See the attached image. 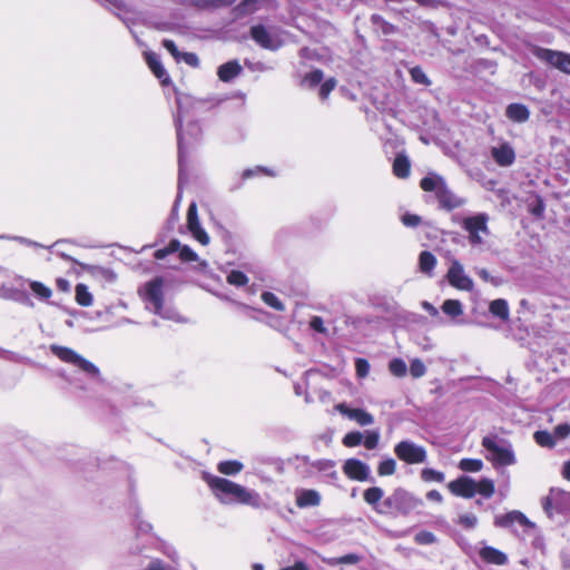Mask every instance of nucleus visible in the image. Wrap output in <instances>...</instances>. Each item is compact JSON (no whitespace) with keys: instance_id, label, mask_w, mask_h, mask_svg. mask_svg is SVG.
<instances>
[{"instance_id":"2","label":"nucleus","mask_w":570,"mask_h":570,"mask_svg":"<svg viewBox=\"0 0 570 570\" xmlns=\"http://www.w3.org/2000/svg\"><path fill=\"white\" fill-rule=\"evenodd\" d=\"M178 110L174 116L175 126L177 129V139H178V164H179V187L187 179L186 170H187V156L195 147L196 144L200 141L202 138V128L198 122L188 121L186 127H184L183 121L185 116L181 111V101L177 98Z\"/></svg>"},{"instance_id":"23","label":"nucleus","mask_w":570,"mask_h":570,"mask_svg":"<svg viewBox=\"0 0 570 570\" xmlns=\"http://www.w3.org/2000/svg\"><path fill=\"white\" fill-rule=\"evenodd\" d=\"M480 557L488 563L503 566L507 563V556L492 547H483L480 549Z\"/></svg>"},{"instance_id":"62","label":"nucleus","mask_w":570,"mask_h":570,"mask_svg":"<svg viewBox=\"0 0 570 570\" xmlns=\"http://www.w3.org/2000/svg\"><path fill=\"white\" fill-rule=\"evenodd\" d=\"M529 210L535 217H539V218L542 217L543 212H544V204H543L542 199L537 197L535 202L530 205V209Z\"/></svg>"},{"instance_id":"4","label":"nucleus","mask_w":570,"mask_h":570,"mask_svg":"<svg viewBox=\"0 0 570 570\" xmlns=\"http://www.w3.org/2000/svg\"><path fill=\"white\" fill-rule=\"evenodd\" d=\"M49 350L61 362L73 365L75 367L83 372L87 375V377L91 380L94 383L101 382L99 368L94 363L78 354L75 350L58 344H51L49 346Z\"/></svg>"},{"instance_id":"44","label":"nucleus","mask_w":570,"mask_h":570,"mask_svg":"<svg viewBox=\"0 0 570 570\" xmlns=\"http://www.w3.org/2000/svg\"><path fill=\"white\" fill-rule=\"evenodd\" d=\"M235 0H190L197 8L220 7L233 3Z\"/></svg>"},{"instance_id":"28","label":"nucleus","mask_w":570,"mask_h":570,"mask_svg":"<svg viewBox=\"0 0 570 570\" xmlns=\"http://www.w3.org/2000/svg\"><path fill=\"white\" fill-rule=\"evenodd\" d=\"M244 469V464L237 460L222 461L217 465L219 473L225 475H236Z\"/></svg>"},{"instance_id":"40","label":"nucleus","mask_w":570,"mask_h":570,"mask_svg":"<svg viewBox=\"0 0 570 570\" xmlns=\"http://www.w3.org/2000/svg\"><path fill=\"white\" fill-rule=\"evenodd\" d=\"M476 493L485 498H491L494 493V483L490 479H482L476 482Z\"/></svg>"},{"instance_id":"45","label":"nucleus","mask_w":570,"mask_h":570,"mask_svg":"<svg viewBox=\"0 0 570 570\" xmlns=\"http://www.w3.org/2000/svg\"><path fill=\"white\" fill-rule=\"evenodd\" d=\"M261 0H244L238 4L237 11L239 14H249L259 8Z\"/></svg>"},{"instance_id":"59","label":"nucleus","mask_w":570,"mask_h":570,"mask_svg":"<svg viewBox=\"0 0 570 570\" xmlns=\"http://www.w3.org/2000/svg\"><path fill=\"white\" fill-rule=\"evenodd\" d=\"M180 61H184L186 65L197 68L199 66V59L194 52H181Z\"/></svg>"},{"instance_id":"26","label":"nucleus","mask_w":570,"mask_h":570,"mask_svg":"<svg viewBox=\"0 0 570 570\" xmlns=\"http://www.w3.org/2000/svg\"><path fill=\"white\" fill-rule=\"evenodd\" d=\"M507 117L513 121L522 122L529 118V110L524 105L511 104L507 107Z\"/></svg>"},{"instance_id":"43","label":"nucleus","mask_w":570,"mask_h":570,"mask_svg":"<svg viewBox=\"0 0 570 570\" xmlns=\"http://www.w3.org/2000/svg\"><path fill=\"white\" fill-rule=\"evenodd\" d=\"M464 530H473L478 523V518L473 513H465L458 518L456 521Z\"/></svg>"},{"instance_id":"49","label":"nucleus","mask_w":570,"mask_h":570,"mask_svg":"<svg viewBox=\"0 0 570 570\" xmlns=\"http://www.w3.org/2000/svg\"><path fill=\"white\" fill-rule=\"evenodd\" d=\"M179 258L183 262H197L198 256L197 254L187 245H181L180 248L177 250Z\"/></svg>"},{"instance_id":"21","label":"nucleus","mask_w":570,"mask_h":570,"mask_svg":"<svg viewBox=\"0 0 570 570\" xmlns=\"http://www.w3.org/2000/svg\"><path fill=\"white\" fill-rule=\"evenodd\" d=\"M242 66L237 60L227 61L218 67L217 76L223 82H229L240 75Z\"/></svg>"},{"instance_id":"46","label":"nucleus","mask_w":570,"mask_h":570,"mask_svg":"<svg viewBox=\"0 0 570 570\" xmlns=\"http://www.w3.org/2000/svg\"><path fill=\"white\" fill-rule=\"evenodd\" d=\"M262 301H263L266 305H268V306H271V307H273V308H275V309H277V311L283 309V303H282V302H281V299H279V298H278L274 293H272V292H264V293L262 294Z\"/></svg>"},{"instance_id":"9","label":"nucleus","mask_w":570,"mask_h":570,"mask_svg":"<svg viewBox=\"0 0 570 570\" xmlns=\"http://www.w3.org/2000/svg\"><path fill=\"white\" fill-rule=\"evenodd\" d=\"M394 452L400 460L410 464L423 463L426 460L425 449L410 441L396 444Z\"/></svg>"},{"instance_id":"56","label":"nucleus","mask_w":570,"mask_h":570,"mask_svg":"<svg viewBox=\"0 0 570 570\" xmlns=\"http://www.w3.org/2000/svg\"><path fill=\"white\" fill-rule=\"evenodd\" d=\"M425 365L420 360L412 361L410 365V373L413 377L417 379L425 374Z\"/></svg>"},{"instance_id":"51","label":"nucleus","mask_w":570,"mask_h":570,"mask_svg":"<svg viewBox=\"0 0 570 570\" xmlns=\"http://www.w3.org/2000/svg\"><path fill=\"white\" fill-rule=\"evenodd\" d=\"M323 80V72L322 70H313L311 71L309 73H307L305 77H304V85L308 86V87H315L316 85L321 83V81Z\"/></svg>"},{"instance_id":"18","label":"nucleus","mask_w":570,"mask_h":570,"mask_svg":"<svg viewBox=\"0 0 570 570\" xmlns=\"http://www.w3.org/2000/svg\"><path fill=\"white\" fill-rule=\"evenodd\" d=\"M296 505L301 509L317 507L321 503V494L312 489H298L294 493Z\"/></svg>"},{"instance_id":"25","label":"nucleus","mask_w":570,"mask_h":570,"mask_svg":"<svg viewBox=\"0 0 570 570\" xmlns=\"http://www.w3.org/2000/svg\"><path fill=\"white\" fill-rule=\"evenodd\" d=\"M445 185L444 179L435 174H431L424 178H422L420 186L425 191H433L438 196L440 190Z\"/></svg>"},{"instance_id":"41","label":"nucleus","mask_w":570,"mask_h":570,"mask_svg":"<svg viewBox=\"0 0 570 570\" xmlns=\"http://www.w3.org/2000/svg\"><path fill=\"white\" fill-rule=\"evenodd\" d=\"M180 248L179 240H171L166 247L157 249L154 254L156 259H164L169 254L176 253Z\"/></svg>"},{"instance_id":"1","label":"nucleus","mask_w":570,"mask_h":570,"mask_svg":"<svg viewBox=\"0 0 570 570\" xmlns=\"http://www.w3.org/2000/svg\"><path fill=\"white\" fill-rule=\"evenodd\" d=\"M205 480L215 498L223 504H242L252 508H258L262 504V498L255 490L220 476L205 475Z\"/></svg>"},{"instance_id":"52","label":"nucleus","mask_w":570,"mask_h":570,"mask_svg":"<svg viewBox=\"0 0 570 570\" xmlns=\"http://www.w3.org/2000/svg\"><path fill=\"white\" fill-rule=\"evenodd\" d=\"M363 435L361 432H350L343 438V444L347 448L357 446L361 444Z\"/></svg>"},{"instance_id":"54","label":"nucleus","mask_w":570,"mask_h":570,"mask_svg":"<svg viewBox=\"0 0 570 570\" xmlns=\"http://www.w3.org/2000/svg\"><path fill=\"white\" fill-rule=\"evenodd\" d=\"M336 80L334 78L327 79L325 82L322 83L318 90V96L322 100L327 99L331 91L335 88Z\"/></svg>"},{"instance_id":"33","label":"nucleus","mask_w":570,"mask_h":570,"mask_svg":"<svg viewBox=\"0 0 570 570\" xmlns=\"http://www.w3.org/2000/svg\"><path fill=\"white\" fill-rule=\"evenodd\" d=\"M76 301L81 306H90L92 304V295L85 284L76 286Z\"/></svg>"},{"instance_id":"63","label":"nucleus","mask_w":570,"mask_h":570,"mask_svg":"<svg viewBox=\"0 0 570 570\" xmlns=\"http://www.w3.org/2000/svg\"><path fill=\"white\" fill-rule=\"evenodd\" d=\"M309 326L321 334H327V328L324 326V322L320 316H313Z\"/></svg>"},{"instance_id":"24","label":"nucleus","mask_w":570,"mask_h":570,"mask_svg":"<svg viewBox=\"0 0 570 570\" xmlns=\"http://www.w3.org/2000/svg\"><path fill=\"white\" fill-rule=\"evenodd\" d=\"M239 307L244 311V313H245L247 316H249V317H252V318L261 320L258 316L254 315V313H258L259 315H264V316H266V318H267V321H266V322H267V324H268L271 327H273V328H275V330H277V331H279V332H282V331H283V321H282V318H281V317L272 316V315H269V314H265V313H263V312H258V311H256V309H254V308H252V307H249L248 305H245V304H239Z\"/></svg>"},{"instance_id":"12","label":"nucleus","mask_w":570,"mask_h":570,"mask_svg":"<svg viewBox=\"0 0 570 570\" xmlns=\"http://www.w3.org/2000/svg\"><path fill=\"white\" fill-rule=\"evenodd\" d=\"M252 39L264 49L276 50L282 46L279 37L271 32L265 26L257 24L250 28Z\"/></svg>"},{"instance_id":"11","label":"nucleus","mask_w":570,"mask_h":570,"mask_svg":"<svg viewBox=\"0 0 570 570\" xmlns=\"http://www.w3.org/2000/svg\"><path fill=\"white\" fill-rule=\"evenodd\" d=\"M495 523L502 527L504 530L514 531L513 524H519L522 531L530 532L535 531L537 527L520 511H511L504 515L498 517Z\"/></svg>"},{"instance_id":"31","label":"nucleus","mask_w":570,"mask_h":570,"mask_svg":"<svg viewBox=\"0 0 570 570\" xmlns=\"http://www.w3.org/2000/svg\"><path fill=\"white\" fill-rule=\"evenodd\" d=\"M30 289L33 295L40 301H49L52 296V291L50 287L46 286L43 283L38 281H29Z\"/></svg>"},{"instance_id":"47","label":"nucleus","mask_w":570,"mask_h":570,"mask_svg":"<svg viewBox=\"0 0 570 570\" xmlns=\"http://www.w3.org/2000/svg\"><path fill=\"white\" fill-rule=\"evenodd\" d=\"M396 463L393 459H386L379 464L377 473L382 476L392 475L395 472Z\"/></svg>"},{"instance_id":"39","label":"nucleus","mask_w":570,"mask_h":570,"mask_svg":"<svg viewBox=\"0 0 570 570\" xmlns=\"http://www.w3.org/2000/svg\"><path fill=\"white\" fill-rule=\"evenodd\" d=\"M363 498L368 504L375 505L383 498V490L379 487L368 488L364 491Z\"/></svg>"},{"instance_id":"14","label":"nucleus","mask_w":570,"mask_h":570,"mask_svg":"<svg viewBox=\"0 0 570 570\" xmlns=\"http://www.w3.org/2000/svg\"><path fill=\"white\" fill-rule=\"evenodd\" d=\"M343 472L356 481H366L370 478V466L357 459L346 460L343 464Z\"/></svg>"},{"instance_id":"38","label":"nucleus","mask_w":570,"mask_h":570,"mask_svg":"<svg viewBox=\"0 0 570 570\" xmlns=\"http://www.w3.org/2000/svg\"><path fill=\"white\" fill-rule=\"evenodd\" d=\"M227 283L240 287L248 283V277L243 272L233 269L227 275Z\"/></svg>"},{"instance_id":"37","label":"nucleus","mask_w":570,"mask_h":570,"mask_svg":"<svg viewBox=\"0 0 570 570\" xmlns=\"http://www.w3.org/2000/svg\"><path fill=\"white\" fill-rule=\"evenodd\" d=\"M459 468L465 472H479L483 468V462L479 459H462Z\"/></svg>"},{"instance_id":"55","label":"nucleus","mask_w":570,"mask_h":570,"mask_svg":"<svg viewBox=\"0 0 570 570\" xmlns=\"http://www.w3.org/2000/svg\"><path fill=\"white\" fill-rule=\"evenodd\" d=\"M553 436H554V440L556 442L558 440H563L566 439L567 436H569L570 434V424L568 423H562V424H559L554 428L553 432H552Z\"/></svg>"},{"instance_id":"3","label":"nucleus","mask_w":570,"mask_h":570,"mask_svg":"<svg viewBox=\"0 0 570 570\" xmlns=\"http://www.w3.org/2000/svg\"><path fill=\"white\" fill-rule=\"evenodd\" d=\"M139 296L144 301L146 308L164 320L174 322H183L178 312L164 302V279L156 277L145 283L138 291Z\"/></svg>"},{"instance_id":"50","label":"nucleus","mask_w":570,"mask_h":570,"mask_svg":"<svg viewBox=\"0 0 570 570\" xmlns=\"http://www.w3.org/2000/svg\"><path fill=\"white\" fill-rule=\"evenodd\" d=\"M421 478L426 481H436V482H443L444 481V474L440 471L433 470V469H423L421 472Z\"/></svg>"},{"instance_id":"60","label":"nucleus","mask_w":570,"mask_h":570,"mask_svg":"<svg viewBox=\"0 0 570 570\" xmlns=\"http://www.w3.org/2000/svg\"><path fill=\"white\" fill-rule=\"evenodd\" d=\"M20 293H21L20 291L14 289V288H9V287H4V286L0 287V297L3 299L17 301V299H19L18 296Z\"/></svg>"},{"instance_id":"29","label":"nucleus","mask_w":570,"mask_h":570,"mask_svg":"<svg viewBox=\"0 0 570 570\" xmlns=\"http://www.w3.org/2000/svg\"><path fill=\"white\" fill-rule=\"evenodd\" d=\"M278 173H276L273 168L264 167V166H256V167L247 168V169L243 170L242 179L246 180V179H249V178H253V177H258V176H271V177H274Z\"/></svg>"},{"instance_id":"15","label":"nucleus","mask_w":570,"mask_h":570,"mask_svg":"<svg viewBox=\"0 0 570 570\" xmlns=\"http://www.w3.org/2000/svg\"><path fill=\"white\" fill-rule=\"evenodd\" d=\"M449 490L458 497L472 498L476 493V482L469 476H460L448 484Z\"/></svg>"},{"instance_id":"20","label":"nucleus","mask_w":570,"mask_h":570,"mask_svg":"<svg viewBox=\"0 0 570 570\" xmlns=\"http://www.w3.org/2000/svg\"><path fill=\"white\" fill-rule=\"evenodd\" d=\"M491 155L495 163L503 167L512 165L515 158L514 150L508 144H502L498 147H493L491 150Z\"/></svg>"},{"instance_id":"8","label":"nucleus","mask_w":570,"mask_h":570,"mask_svg":"<svg viewBox=\"0 0 570 570\" xmlns=\"http://www.w3.org/2000/svg\"><path fill=\"white\" fill-rule=\"evenodd\" d=\"M542 505L549 518H552L554 512H570V492L552 488L549 494L543 498Z\"/></svg>"},{"instance_id":"7","label":"nucleus","mask_w":570,"mask_h":570,"mask_svg":"<svg viewBox=\"0 0 570 570\" xmlns=\"http://www.w3.org/2000/svg\"><path fill=\"white\" fill-rule=\"evenodd\" d=\"M529 49L531 53L542 62L570 75V53L541 48L534 45L530 46Z\"/></svg>"},{"instance_id":"34","label":"nucleus","mask_w":570,"mask_h":570,"mask_svg":"<svg viewBox=\"0 0 570 570\" xmlns=\"http://www.w3.org/2000/svg\"><path fill=\"white\" fill-rule=\"evenodd\" d=\"M312 466L315 468L318 472H323L332 478H336L337 473L335 471V462L332 460H317L312 463Z\"/></svg>"},{"instance_id":"58","label":"nucleus","mask_w":570,"mask_h":570,"mask_svg":"<svg viewBox=\"0 0 570 570\" xmlns=\"http://www.w3.org/2000/svg\"><path fill=\"white\" fill-rule=\"evenodd\" d=\"M163 46L164 48H166V50L174 57V59L177 61V62H180V51L178 50L176 43L170 40V39H165L163 41Z\"/></svg>"},{"instance_id":"10","label":"nucleus","mask_w":570,"mask_h":570,"mask_svg":"<svg viewBox=\"0 0 570 570\" xmlns=\"http://www.w3.org/2000/svg\"><path fill=\"white\" fill-rule=\"evenodd\" d=\"M446 278L451 286L460 291L470 292L473 289L474 283L472 278L465 274L463 265L458 259L451 261Z\"/></svg>"},{"instance_id":"17","label":"nucleus","mask_w":570,"mask_h":570,"mask_svg":"<svg viewBox=\"0 0 570 570\" xmlns=\"http://www.w3.org/2000/svg\"><path fill=\"white\" fill-rule=\"evenodd\" d=\"M335 410L348 419L356 421L362 426L371 425L374 422L373 415L362 409H350L346 404L340 403L335 405Z\"/></svg>"},{"instance_id":"36","label":"nucleus","mask_w":570,"mask_h":570,"mask_svg":"<svg viewBox=\"0 0 570 570\" xmlns=\"http://www.w3.org/2000/svg\"><path fill=\"white\" fill-rule=\"evenodd\" d=\"M535 442L544 448H552L556 445V440L552 433L548 431H537L533 435Z\"/></svg>"},{"instance_id":"61","label":"nucleus","mask_w":570,"mask_h":570,"mask_svg":"<svg viewBox=\"0 0 570 570\" xmlns=\"http://www.w3.org/2000/svg\"><path fill=\"white\" fill-rule=\"evenodd\" d=\"M136 529L138 534H148L153 530V525L148 521L137 517Z\"/></svg>"},{"instance_id":"42","label":"nucleus","mask_w":570,"mask_h":570,"mask_svg":"<svg viewBox=\"0 0 570 570\" xmlns=\"http://www.w3.org/2000/svg\"><path fill=\"white\" fill-rule=\"evenodd\" d=\"M360 560V557L355 553H348L338 558H331L327 559L326 562L331 566L335 564H354L357 563Z\"/></svg>"},{"instance_id":"6","label":"nucleus","mask_w":570,"mask_h":570,"mask_svg":"<svg viewBox=\"0 0 570 570\" xmlns=\"http://www.w3.org/2000/svg\"><path fill=\"white\" fill-rule=\"evenodd\" d=\"M489 216L484 213L465 217L462 220V227L469 234V243L472 246H480L484 243V238L490 234L488 227Z\"/></svg>"},{"instance_id":"32","label":"nucleus","mask_w":570,"mask_h":570,"mask_svg":"<svg viewBox=\"0 0 570 570\" xmlns=\"http://www.w3.org/2000/svg\"><path fill=\"white\" fill-rule=\"evenodd\" d=\"M419 264L422 273L430 274L436 264V258L432 253L425 250L420 254Z\"/></svg>"},{"instance_id":"27","label":"nucleus","mask_w":570,"mask_h":570,"mask_svg":"<svg viewBox=\"0 0 570 570\" xmlns=\"http://www.w3.org/2000/svg\"><path fill=\"white\" fill-rule=\"evenodd\" d=\"M489 311L494 316L501 318L502 321L509 320V306L505 299L498 298L490 303Z\"/></svg>"},{"instance_id":"30","label":"nucleus","mask_w":570,"mask_h":570,"mask_svg":"<svg viewBox=\"0 0 570 570\" xmlns=\"http://www.w3.org/2000/svg\"><path fill=\"white\" fill-rule=\"evenodd\" d=\"M393 173L400 178H406L410 174V161L406 156L399 155L393 163Z\"/></svg>"},{"instance_id":"22","label":"nucleus","mask_w":570,"mask_h":570,"mask_svg":"<svg viewBox=\"0 0 570 570\" xmlns=\"http://www.w3.org/2000/svg\"><path fill=\"white\" fill-rule=\"evenodd\" d=\"M438 199L442 207L446 209H453L461 207L464 204V199L453 194L446 186V184L443 186V188L440 190L438 195Z\"/></svg>"},{"instance_id":"64","label":"nucleus","mask_w":570,"mask_h":570,"mask_svg":"<svg viewBox=\"0 0 570 570\" xmlns=\"http://www.w3.org/2000/svg\"><path fill=\"white\" fill-rule=\"evenodd\" d=\"M145 570H176L170 566L165 564L160 559H154L145 568Z\"/></svg>"},{"instance_id":"5","label":"nucleus","mask_w":570,"mask_h":570,"mask_svg":"<svg viewBox=\"0 0 570 570\" xmlns=\"http://www.w3.org/2000/svg\"><path fill=\"white\" fill-rule=\"evenodd\" d=\"M482 446L488 451L487 460L494 466L511 465L515 462L513 450L504 440L487 435L482 439Z\"/></svg>"},{"instance_id":"13","label":"nucleus","mask_w":570,"mask_h":570,"mask_svg":"<svg viewBox=\"0 0 570 570\" xmlns=\"http://www.w3.org/2000/svg\"><path fill=\"white\" fill-rule=\"evenodd\" d=\"M187 227L193 235V237L198 240L202 245H207L209 243V236L205 232V229L200 226L197 206L195 203H191L187 210Z\"/></svg>"},{"instance_id":"35","label":"nucleus","mask_w":570,"mask_h":570,"mask_svg":"<svg viewBox=\"0 0 570 570\" xmlns=\"http://www.w3.org/2000/svg\"><path fill=\"white\" fill-rule=\"evenodd\" d=\"M442 311L452 317H456L463 313V307L458 299H446L442 305Z\"/></svg>"},{"instance_id":"16","label":"nucleus","mask_w":570,"mask_h":570,"mask_svg":"<svg viewBox=\"0 0 570 570\" xmlns=\"http://www.w3.org/2000/svg\"><path fill=\"white\" fill-rule=\"evenodd\" d=\"M105 8L115 12L128 27L134 21V12L122 0H95Z\"/></svg>"},{"instance_id":"57","label":"nucleus","mask_w":570,"mask_h":570,"mask_svg":"<svg viewBox=\"0 0 570 570\" xmlns=\"http://www.w3.org/2000/svg\"><path fill=\"white\" fill-rule=\"evenodd\" d=\"M410 73H411L412 79L415 82L422 83V85H429L430 83L426 75L424 73V71L421 68L414 67V68L411 69Z\"/></svg>"},{"instance_id":"53","label":"nucleus","mask_w":570,"mask_h":570,"mask_svg":"<svg viewBox=\"0 0 570 570\" xmlns=\"http://www.w3.org/2000/svg\"><path fill=\"white\" fill-rule=\"evenodd\" d=\"M380 440L379 431H366L364 439V446L368 450H373L377 446Z\"/></svg>"},{"instance_id":"19","label":"nucleus","mask_w":570,"mask_h":570,"mask_svg":"<svg viewBox=\"0 0 570 570\" xmlns=\"http://www.w3.org/2000/svg\"><path fill=\"white\" fill-rule=\"evenodd\" d=\"M145 60H146L148 67L150 68V70L153 71V73L159 79L161 85L165 86L170 82V78H169L166 69L161 65L160 58L157 53L151 52V51H146Z\"/></svg>"},{"instance_id":"48","label":"nucleus","mask_w":570,"mask_h":570,"mask_svg":"<svg viewBox=\"0 0 570 570\" xmlns=\"http://www.w3.org/2000/svg\"><path fill=\"white\" fill-rule=\"evenodd\" d=\"M390 372L395 376H403L406 373V364L400 360L394 358L389 364Z\"/></svg>"}]
</instances>
